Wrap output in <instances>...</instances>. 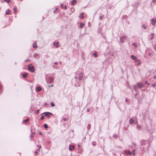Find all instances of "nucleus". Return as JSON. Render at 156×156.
<instances>
[{
    "label": "nucleus",
    "instance_id": "obj_61",
    "mask_svg": "<svg viewBox=\"0 0 156 156\" xmlns=\"http://www.w3.org/2000/svg\"><path fill=\"white\" fill-rule=\"evenodd\" d=\"M41 148V147H39V149H38L37 150V151H39L40 150V149Z\"/></svg>",
    "mask_w": 156,
    "mask_h": 156
},
{
    "label": "nucleus",
    "instance_id": "obj_15",
    "mask_svg": "<svg viewBox=\"0 0 156 156\" xmlns=\"http://www.w3.org/2000/svg\"><path fill=\"white\" fill-rule=\"evenodd\" d=\"M85 25V24L84 23H80V25L79 26V27L80 28H82Z\"/></svg>",
    "mask_w": 156,
    "mask_h": 156
},
{
    "label": "nucleus",
    "instance_id": "obj_13",
    "mask_svg": "<svg viewBox=\"0 0 156 156\" xmlns=\"http://www.w3.org/2000/svg\"><path fill=\"white\" fill-rule=\"evenodd\" d=\"M6 15H10L11 14V12L10 10L8 9L5 12V13Z\"/></svg>",
    "mask_w": 156,
    "mask_h": 156
},
{
    "label": "nucleus",
    "instance_id": "obj_30",
    "mask_svg": "<svg viewBox=\"0 0 156 156\" xmlns=\"http://www.w3.org/2000/svg\"><path fill=\"white\" fill-rule=\"evenodd\" d=\"M70 9L72 12H73L75 10L74 8H71Z\"/></svg>",
    "mask_w": 156,
    "mask_h": 156
},
{
    "label": "nucleus",
    "instance_id": "obj_4",
    "mask_svg": "<svg viewBox=\"0 0 156 156\" xmlns=\"http://www.w3.org/2000/svg\"><path fill=\"white\" fill-rule=\"evenodd\" d=\"M47 81L48 83H51L53 82L54 80L52 78L49 77L47 78Z\"/></svg>",
    "mask_w": 156,
    "mask_h": 156
},
{
    "label": "nucleus",
    "instance_id": "obj_24",
    "mask_svg": "<svg viewBox=\"0 0 156 156\" xmlns=\"http://www.w3.org/2000/svg\"><path fill=\"white\" fill-rule=\"evenodd\" d=\"M136 128L138 130H140L141 128V126H140L138 125L137 126Z\"/></svg>",
    "mask_w": 156,
    "mask_h": 156
},
{
    "label": "nucleus",
    "instance_id": "obj_39",
    "mask_svg": "<svg viewBox=\"0 0 156 156\" xmlns=\"http://www.w3.org/2000/svg\"><path fill=\"white\" fill-rule=\"evenodd\" d=\"M39 110L37 109V110H36V113L37 114L39 113Z\"/></svg>",
    "mask_w": 156,
    "mask_h": 156
},
{
    "label": "nucleus",
    "instance_id": "obj_31",
    "mask_svg": "<svg viewBox=\"0 0 156 156\" xmlns=\"http://www.w3.org/2000/svg\"><path fill=\"white\" fill-rule=\"evenodd\" d=\"M96 142H95V141H93V142H92V145L93 146H95L96 145Z\"/></svg>",
    "mask_w": 156,
    "mask_h": 156
},
{
    "label": "nucleus",
    "instance_id": "obj_11",
    "mask_svg": "<svg viewBox=\"0 0 156 156\" xmlns=\"http://www.w3.org/2000/svg\"><path fill=\"white\" fill-rule=\"evenodd\" d=\"M151 24L152 25L154 26L155 25V23L156 22V19H151Z\"/></svg>",
    "mask_w": 156,
    "mask_h": 156
},
{
    "label": "nucleus",
    "instance_id": "obj_10",
    "mask_svg": "<svg viewBox=\"0 0 156 156\" xmlns=\"http://www.w3.org/2000/svg\"><path fill=\"white\" fill-rule=\"evenodd\" d=\"M74 148V145H69V150L71 151L73 150Z\"/></svg>",
    "mask_w": 156,
    "mask_h": 156
},
{
    "label": "nucleus",
    "instance_id": "obj_5",
    "mask_svg": "<svg viewBox=\"0 0 156 156\" xmlns=\"http://www.w3.org/2000/svg\"><path fill=\"white\" fill-rule=\"evenodd\" d=\"M126 38V36H122L120 37V41L122 43L124 42V40Z\"/></svg>",
    "mask_w": 156,
    "mask_h": 156
},
{
    "label": "nucleus",
    "instance_id": "obj_56",
    "mask_svg": "<svg viewBox=\"0 0 156 156\" xmlns=\"http://www.w3.org/2000/svg\"><path fill=\"white\" fill-rule=\"evenodd\" d=\"M148 148H149L150 146V143L149 142L148 143Z\"/></svg>",
    "mask_w": 156,
    "mask_h": 156
},
{
    "label": "nucleus",
    "instance_id": "obj_60",
    "mask_svg": "<svg viewBox=\"0 0 156 156\" xmlns=\"http://www.w3.org/2000/svg\"><path fill=\"white\" fill-rule=\"evenodd\" d=\"M54 64H58V63L57 62H55L54 63Z\"/></svg>",
    "mask_w": 156,
    "mask_h": 156
},
{
    "label": "nucleus",
    "instance_id": "obj_12",
    "mask_svg": "<svg viewBox=\"0 0 156 156\" xmlns=\"http://www.w3.org/2000/svg\"><path fill=\"white\" fill-rule=\"evenodd\" d=\"M133 88L134 90L136 92H138V87L135 85H133Z\"/></svg>",
    "mask_w": 156,
    "mask_h": 156
},
{
    "label": "nucleus",
    "instance_id": "obj_6",
    "mask_svg": "<svg viewBox=\"0 0 156 156\" xmlns=\"http://www.w3.org/2000/svg\"><path fill=\"white\" fill-rule=\"evenodd\" d=\"M137 86L138 88H140L143 87L144 86V84L143 83H137Z\"/></svg>",
    "mask_w": 156,
    "mask_h": 156
},
{
    "label": "nucleus",
    "instance_id": "obj_17",
    "mask_svg": "<svg viewBox=\"0 0 156 156\" xmlns=\"http://www.w3.org/2000/svg\"><path fill=\"white\" fill-rule=\"evenodd\" d=\"M83 14V12L81 13L80 14V15L79 16V17L80 19H83L84 17Z\"/></svg>",
    "mask_w": 156,
    "mask_h": 156
},
{
    "label": "nucleus",
    "instance_id": "obj_34",
    "mask_svg": "<svg viewBox=\"0 0 156 156\" xmlns=\"http://www.w3.org/2000/svg\"><path fill=\"white\" fill-rule=\"evenodd\" d=\"M31 135H30V137L31 138H32L33 137V136L32 135L33 134H34L35 133H33V132H32V130L31 131Z\"/></svg>",
    "mask_w": 156,
    "mask_h": 156
},
{
    "label": "nucleus",
    "instance_id": "obj_32",
    "mask_svg": "<svg viewBox=\"0 0 156 156\" xmlns=\"http://www.w3.org/2000/svg\"><path fill=\"white\" fill-rule=\"evenodd\" d=\"M51 107H53L55 106V104L53 103L52 102H51Z\"/></svg>",
    "mask_w": 156,
    "mask_h": 156
},
{
    "label": "nucleus",
    "instance_id": "obj_44",
    "mask_svg": "<svg viewBox=\"0 0 156 156\" xmlns=\"http://www.w3.org/2000/svg\"><path fill=\"white\" fill-rule=\"evenodd\" d=\"M154 38V37L153 36H152L150 38V40H152V39Z\"/></svg>",
    "mask_w": 156,
    "mask_h": 156
},
{
    "label": "nucleus",
    "instance_id": "obj_19",
    "mask_svg": "<svg viewBox=\"0 0 156 156\" xmlns=\"http://www.w3.org/2000/svg\"><path fill=\"white\" fill-rule=\"evenodd\" d=\"M33 47L34 48H37V46L36 45V43L35 42H34L33 44Z\"/></svg>",
    "mask_w": 156,
    "mask_h": 156
},
{
    "label": "nucleus",
    "instance_id": "obj_26",
    "mask_svg": "<svg viewBox=\"0 0 156 156\" xmlns=\"http://www.w3.org/2000/svg\"><path fill=\"white\" fill-rule=\"evenodd\" d=\"M132 45L133 46L136 48L137 47V44L135 43H133Z\"/></svg>",
    "mask_w": 156,
    "mask_h": 156
},
{
    "label": "nucleus",
    "instance_id": "obj_41",
    "mask_svg": "<svg viewBox=\"0 0 156 156\" xmlns=\"http://www.w3.org/2000/svg\"><path fill=\"white\" fill-rule=\"evenodd\" d=\"M152 86L154 87H156V85L155 83H154L152 84Z\"/></svg>",
    "mask_w": 156,
    "mask_h": 156
},
{
    "label": "nucleus",
    "instance_id": "obj_54",
    "mask_svg": "<svg viewBox=\"0 0 156 156\" xmlns=\"http://www.w3.org/2000/svg\"><path fill=\"white\" fill-rule=\"evenodd\" d=\"M87 112H89L90 111V109L89 108H87Z\"/></svg>",
    "mask_w": 156,
    "mask_h": 156
},
{
    "label": "nucleus",
    "instance_id": "obj_40",
    "mask_svg": "<svg viewBox=\"0 0 156 156\" xmlns=\"http://www.w3.org/2000/svg\"><path fill=\"white\" fill-rule=\"evenodd\" d=\"M138 92H136V93L135 94V98H136V96L138 95Z\"/></svg>",
    "mask_w": 156,
    "mask_h": 156
},
{
    "label": "nucleus",
    "instance_id": "obj_35",
    "mask_svg": "<svg viewBox=\"0 0 156 156\" xmlns=\"http://www.w3.org/2000/svg\"><path fill=\"white\" fill-rule=\"evenodd\" d=\"M153 139V137L152 136H150V139L148 140H147V141H149L150 142L151 141H150V139Z\"/></svg>",
    "mask_w": 156,
    "mask_h": 156
},
{
    "label": "nucleus",
    "instance_id": "obj_46",
    "mask_svg": "<svg viewBox=\"0 0 156 156\" xmlns=\"http://www.w3.org/2000/svg\"><path fill=\"white\" fill-rule=\"evenodd\" d=\"M101 36H102V37L104 38H106V37H105L103 35V34L102 33H101Z\"/></svg>",
    "mask_w": 156,
    "mask_h": 156
},
{
    "label": "nucleus",
    "instance_id": "obj_45",
    "mask_svg": "<svg viewBox=\"0 0 156 156\" xmlns=\"http://www.w3.org/2000/svg\"><path fill=\"white\" fill-rule=\"evenodd\" d=\"M145 84H148V85H149V83H148L147 82V81H145Z\"/></svg>",
    "mask_w": 156,
    "mask_h": 156
},
{
    "label": "nucleus",
    "instance_id": "obj_37",
    "mask_svg": "<svg viewBox=\"0 0 156 156\" xmlns=\"http://www.w3.org/2000/svg\"><path fill=\"white\" fill-rule=\"evenodd\" d=\"M13 9H14V10L15 11V13H16L17 12V10L16 9V8H14Z\"/></svg>",
    "mask_w": 156,
    "mask_h": 156
},
{
    "label": "nucleus",
    "instance_id": "obj_57",
    "mask_svg": "<svg viewBox=\"0 0 156 156\" xmlns=\"http://www.w3.org/2000/svg\"><path fill=\"white\" fill-rule=\"evenodd\" d=\"M151 53H149L148 54V55L149 56H151Z\"/></svg>",
    "mask_w": 156,
    "mask_h": 156
},
{
    "label": "nucleus",
    "instance_id": "obj_64",
    "mask_svg": "<svg viewBox=\"0 0 156 156\" xmlns=\"http://www.w3.org/2000/svg\"><path fill=\"white\" fill-rule=\"evenodd\" d=\"M125 101H126V102H127V101H128V100H127V98H126V100H125Z\"/></svg>",
    "mask_w": 156,
    "mask_h": 156
},
{
    "label": "nucleus",
    "instance_id": "obj_38",
    "mask_svg": "<svg viewBox=\"0 0 156 156\" xmlns=\"http://www.w3.org/2000/svg\"><path fill=\"white\" fill-rule=\"evenodd\" d=\"M135 151V150H133L132 151V152H133V155H134L135 154V153L134 152Z\"/></svg>",
    "mask_w": 156,
    "mask_h": 156
},
{
    "label": "nucleus",
    "instance_id": "obj_52",
    "mask_svg": "<svg viewBox=\"0 0 156 156\" xmlns=\"http://www.w3.org/2000/svg\"><path fill=\"white\" fill-rule=\"evenodd\" d=\"M48 104L46 103H45L44 104V105H45V106H47L48 105Z\"/></svg>",
    "mask_w": 156,
    "mask_h": 156
},
{
    "label": "nucleus",
    "instance_id": "obj_63",
    "mask_svg": "<svg viewBox=\"0 0 156 156\" xmlns=\"http://www.w3.org/2000/svg\"><path fill=\"white\" fill-rule=\"evenodd\" d=\"M78 147L79 148L80 147V144H78Z\"/></svg>",
    "mask_w": 156,
    "mask_h": 156
},
{
    "label": "nucleus",
    "instance_id": "obj_8",
    "mask_svg": "<svg viewBox=\"0 0 156 156\" xmlns=\"http://www.w3.org/2000/svg\"><path fill=\"white\" fill-rule=\"evenodd\" d=\"M69 136L70 138H73L74 136V133H73V130H71L69 132Z\"/></svg>",
    "mask_w": 156,
    "mask_h": 156
},
{
    "label": "nucleus",
    "instance_id": "obj_28",
    "mask_svg": "<svg viewBox=\"0 0 156 156\" xmlns=\"http://www.w3.org/2000/svg\"><path fill=\"white\" fill-rule=\"evenodd\" d=\"M93 55L94 56V57H97V55L96 53H93Z\"/></svg>",
    "mask_w": 156,
    "mask_h": 156
},
{
    "label": "nucleus",
    "instance_id": "obj_18",
    "mask_svg": "<svg viewBox=\"0 0 156 156\" xmlns=\"http://www.w3.org/2000/svg\"><path fill=\"white\" fill-rule=\"evenodd\" d=\"M125 153L126 154H128L129 155L132 154V153L130 151H125Z\"/></svg>",
    "mask_w": 156,
    "mask_h": 156
},
{
    "label": "nucleus",
    "instance_id": "obj_49",
    "mask_svg": "<svg viewBox=\"0 0 156 156\" xmlns=\"http://www.w3.org/2000/svg\"><path fill=\"white\" fill-rule=\"evenodd\" d=\"M53 67L55 69H57L58 68L57 66H54Z\"/></svg>",
    "mask_w": 156,
    "mask_h": 156
},
{
    "label": "nucleus",
    "instance_id": "obj_51",
    "mask_svg": "<svg viewBox=\"0 0 156 156\" xmlns=\"http://www.w3.org/2000/svg\"><path fill=\"white\" fill-rule=\"evenodd\" d=\"M153 78L154 79H156V75L154 76L153 77Z\"/></svg>",
    "mask_w": 156,
    "mask_h": 156
},
{
    "label": "nucleus",
    "instance_id": "obj_7",
    "mask_svg": "<svg viewBox=\"0 0 156 156\" xmlns=\"http://www.w3.org/2000/svg\"><path fill=\"white\" fill-rule=\"evenodd\" d=\"M141 145L142 146L144 145H146L147 144V142L146 140H141L140 141Z\"/></svg>",
    "mask_w": 156,
    "mask_h": 156
},
{
    "label": "nucleus",
    "instance_id": "obj_50",
    "mask_svg": "<svg viewBox=\"0 0 156 156\" xmlns=\"http://www.w3.org/2000/svg\"><path fill=\"white\" fill-rule=\"evenodd\" d=\"M30 60L29 59H26L25 60V61L26 62H28V61H30Z\"/></svg>",
    "mask_w": 156,
    "mask_h": 156
},
{
    "label": "nucleus",
    "instance_id": "obj_53",
    "mask_svg": "<svg viewBox=\"0 0 156 156\" xmlns=\"http://www.w3.org/2000/svg\"><path fill=\"white\" fill-rule=\"evenodd\" d=\"M102 18H103V17L102 16H101L99 17V19L101 20L102 19Z\"/></svg>",
    "mask_w": 156,
    "mask_h": 156
},
{
    "label": "nucleus",
    "instance_id": "obj_14",
    "mask_svg": "<svg viewBox=\"0 0 156 156\" xmlns=\"http://www.w3.org/2000/svg\"><path fill=\"white\" fill-rule=\"evenodd\" d=\"M134 119L132 118H131L129 119V123L130 124H132L134 123Z\"/></svg>",
    "mask_w": 156,
    "mask_h": 156
},
{
    "label": "nucleus",
    "instance_id": "obj_2",
    "mask_svg": "<svg viewBox=\"0 0 156 156\" xmlns=\"http://www.w3.org/2000/svg\"><path fill=\"white\" fill-rule=\"evenodd\" d=\"M28 70L31 73H33L35 71L34 67L30 64L28 66Z\"/></svg>",
    "mask_w": 156,
    "mask_h": 156
},
{
    "label": "nucleus",
    "instance_id": "obj_20",
    "mask_svg": "<svg viewBox=\"0 0 156 156\" xmlns=\"http://www.w3.org/2000/svg\"><path fill=\"white\" fill-rule=\"evenodd\" d=\"M41 90V88L39 86L36 89V90L38 91H40Z\"/></svg>",
    "mask_w": 156,
    "mask_h": 156
},
{
    "label": "nucleus",
    "instance_id": "obj_58",
    "mask_svg": "<svg viewBox=\"0 0 156 156\" xmlns=\"http://www.w3.org/2000/svg\"><path fill=\"white\" fill-rule=\"evenodd\" d=\"M1 89H2V86H1L0 85V91H1Z\"/></svg>",
    "mask_w": 156,
    "mask_h": 156
},
{
    "label": "nucleus",
    "instance_id": "obj_21",
    "mask_svg": "<svg viewBox=\"0 0 156 156\" xmlns=\"http://www.w3.org/2000/svg\"><path fill=\"white\" fill-rule=\"evenodd\" d=\"M76 2V0H73L71 2V4L72 5H73Z\"/></svg>",
    "mask_w": 156,
    "mask_h": 156
},
{
    "label": "nucleus",
    "instance_id": "obj_42",
    "mask_svg": "<svg viewBox=\"0 0 156 156\" xmlns=\"http://www.w3.org/2000/svg\"><path fill=\"white\" fill-rule=\"evenodd\" d=\"M98 33H101V29L99 28L98 30Z\"/></svg>",
    "mask_w": 156,
    "mask_h": 156
},
{
    "label": "nucleus",
    "instance_id": "obj_62",
    "mask_svg": "<svg viewBox=\"0 0 156 156\" xmlns=\"http://www.w3.org/2000/svg\"><path fill=\"white\" fill-rule=\"evenodd\" d=\"M39 135H42V133L41 132H39Z\"/></svg>",
    "mask_w": 156,
    "mask_h": 156
},
{
    "label": "nucleus",
    "instance_id": "obj_25",
    "mask_svg": "<svg viewBox=\"0 0 156 156\" xmlns=\"http://www.w3.org/2000/svg\"><path fill=\"white\" fill-rule=\"evenodd\" d=\"M44 126L45 129H47L48 128V126L46 124H44Z\"/></svg>",
    "mask_w": 156,
    "mask_h": 156
},
{
    "label": "nucleus",
    "instance_id": "obj_33",
    "mask_svg": "<svg viewBox=\"0 0 156 156\" xmlns=\"http://www.w3.org/2000/svg\"><path fill=\"white\" fill-rule=\"evenodd\" d=\"M4 1L8 3H9L10 2V0H4Z\"/></svg>",
    "mask_w": 156,
    "mask_h": 156
},
{
    "label": "nucleus",
    "instance_id": "obj_16",
    "mask_svg": "<svg viewBox=\"0 0 156 156\" xmlns=\"http://www.w3.org/2000/svg\"><path fill=\"white\" fill-rule=\"evenodd\" d=\"M28 75V73H23L22 74V76L24 78H26Z\"/></svg>",
    "mask_w": 156,
    "mask_h": 156
},
{
    "label": "nucleus",
    "instance_id": "obj_22",
    "mask_svg": "<svg viewBox=\"0 0 156 156\" xmlns=\"http://www.w3.org/2000/svg\"><path fill=\"white\" fill-rule=\"evenodd\" d=\"M59 43V42H54V43H53V45L54 46H56L57 47H58V44Z\"/></svg>",
    "mask_w": 156,
    "mask_h": 156
},
{
    "label": "nucleus",
    "instance_id": "obj_43",
    "mask_svg": "<svg viewBox=\"0 0 156 156\" xmlns=\"http://www.w3.org/2000/svg\"><path fill=\"white\" fill-rule=\"evenodd\" d=\"M58 9L57 8H56V10L53 11V12L55 13Z\"/></svg>",
    "mask_w": 156,
    "mask_h": 156
},
{
    "label": "nucleus",
    "instance_id": "obj_59",
    "mask_svg": "<svg viewBox=\"0 0 156 156\" xmlns=\"http://www.w3.org/2000/svg\"><path fill=\"white\" fill-rule=\"evenodd\" d=\"M151 35L152 36H153L154 35V34L153 33H152L151 34Z\"/></svg>",
    "mask_w": 156,
    "mask_h": 156
},
{
    "label": "nucleus",
    "instance_id": "obj_27",
    "mask_svg": "<svg viewBox=\"0 0 156 156\" xmlns=\"http://www.w3.org/2000/svg\"><path fill=\"white\" fill-rule=\"evenodd\" d=\"M29 120V118H27L26 119L24 120H23V122H27Z\"/></svg>",
    "mask_w": 156,
    "mask_h": 156
},
{
    "label": "nucleus",
    "instance_id": "obj_3",
    "mask_svg": "<svg viewBox=\"0 0 156 156\" xmlns=\"http://www.w3.org/2000/svg\"><path fill=\"white\" fill-rule=\"evenodd\" d=\"M44 114L46 117H48L49 118L51 116L50 115H53L51 113L48 112H45L42 114Z\"/></svg>",
    "mask_w": 156,
    "mask_h": 156
},
{
    "label": "nucleus",
    "instance_id": "obj_55",
    "mask_svg": "<svg viewBox=\"0 0 156 156\" xmlns=\"http://www.w3.org/2000/svg\"><path fill=\"white\" fill-rule=\"evenodd\" d=\"M63 120L64 121H66V120H67V118H64L63 119Z\"/></svg>",
    "mask_w": 156,
    "mask_h": 156
},
{
    "label": "nucleus",
    "instance_id": "obj_23",
    "mask_svg": "<svg viewBox=\"0 0 156 156\" xmlns=\"http://www.w3.org/2000/svg\"><path fill=\"white\" fill-rule=\"evenodd\" d=\"M142 27L144 29L146 30L147 28V27L145 26V25L144 24H143L142 25Z\"/></svg>",
    "mask_w": 156,
    "mask_h": 156
},
{
    "label": "nucleus",
    "instance_id": "obj_48",
    "mask_svg": "<svg viewBox=\"0 0 156 156\" xmlns=\"http://www.w3.org/2000/svg\"><path fill=\"white\" fill-rule=\"evenodd\" d=\"M60 6L61 7H62V8H63V4H61V5H60Z\"/></svg>",
    "mask_w": 156,
    "mask_h": 156
},
{
    "label": "nucleus",
    "instance_id": "obj_9",
    "mask_svg": "<svg viewBox=\"0 0 156 156\" xmlns=\"http://www.w3.org/2000/svg\"><path fill=\"white\" fill-rule=\"evenodd\" d=\"M131 58L135 61L136 62H140L139 60H137V58L133 55H132L131 56Z\"/></svg>",
    "mask_w": 156,
    "mask_h": 156
},
{
    "label": "nucleus",
    "instance_id": "obj_1",
    "mask_svg": "<svg viewBox=\"0 0 156 156\" xmlns=\"http://www.w3.org/2000/svg\"><path fill=\"white\" fill-rule=\"evenodd\" d=\"M75 79L72 80V84H74L76 87L80 86L81 83L80 81L82 79V74L81 73H80L78 75L75 76Z\"/></svg>",
    "mask_w": 156,
    "mask_h": 156
},
{
    "label": "nucleus",
    "instance_id": "obj_36",
    "mask_svg": "<svg viewBox=\"0 0 156 156\" xmlns=\"http://www.w3.org/2000/svg\"><path fill=\"white\" fill-rule=\"evenodd\" d=\"M44 118V117L43 115H42L40 118L41 119H43Z\"/></svg>",
    "mask_w": 156,
    "mask_h": 156
},
{
    "label": "nucleus",
    "instance_id": "obj_29",
    "mask_svg": "<svg viewBox=\"0 0 156 156\" xmlns=\"http://www.w3.org/2000/svg\"><path fill=\"white\" fill-rule=\"evenodd\" d=\"M90 124H88L87 125V128L88 129H90Z\"/></svg>",
    "mask_w": 156,
    "mask_h": 156
},
{
    "label": "nucleus",
    "instance_id": "obj_47",
    "mask_svg": "<svg viewBox=\"0 0 156 156\" xmlns=\"http://www.w3.org/2000/svg\"><path fill=\"white\" fill-rule=\"evenodd\" d=\"M65 9H67V6L66 5H65L64 7H63Z\"/></svg>",
    "mask_w": 156,
    "mask_h": 156
}]
</instances>
